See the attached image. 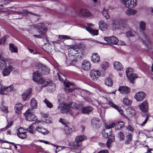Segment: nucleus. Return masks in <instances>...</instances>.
<instances>
[{"label":"nucleus","instance_id":"1","mask_svg":"<svg viewBox=\"0 0 153 153\" xmlns=\"http://www.w3.org/2000/svg\"><path fill=\"white\" fill-rule=\"evenodd\" d=\"M13 62L12 59H10L4 60L0 59V69L3 67L5 68L3 69L2 74L3 76H6L10 74L11 72L13 70L14 68L12 65Z\"/></svg>","mask_w":153,"mask_h":153},{"label":"nucleus","instance_id":"2","mask_svg":"<svg viewBox=\"0 0 153 153\" xmlns=\"http://www.w3.org/2000/svg\"><path fill=\"white\" fill-rule=\"evenodd\" d=\"M41 74L37 72H35L33 74V80L38 84L42 85L41 87L38 86L37 88L38 90H40L42 88L48 86H53L55 87V85L52 83V81L50 80H45L40 76Z\"/></svg>","mask_w":153,"mask_h":153},{"label":"nucleus","instance_id":"3","mask_svg":"<svg viewBox=\"0 0 153 153\" xmlns=\"http://www.w3.org/2000/svg\"><path fill=\"white\" fill-rule=\"evenodd\" d=\"M85 48L84 45H80L77 48L75 46H73L68 49V55L72 56V55L78 54L82 56L84 53V50Z\"/></svg>","mask_w":153,"mask_h":153},{"label":"nucleus","instance_id":"4","mask_svg":"<svg viewBox=\"0 0 153 153\" xmlns=\"http://www.w3.org/2000/svg\"><path fill=\"white\" fill-rule=\"evenodd\" d=\"M127 25L126 21L122 19L114 20L112 22V27L113 30L121 29Z\"/></svg>","mask_w":153,"mask_h":153},{"label":"nucleus","instance_id":"5","mask_svg":"<svg viewBox=\"0 0 153 153\" xmlns=\"http://www.w3.org/2000/svg\"><path fill=\"white\" fill-rule=\"evenodd\" d=\"M70 108L78 109L77 104L75 102H72L70 105L65 104H63L62 106L59 105L57 109L62 113H65L69 111V108Z\"/></svg>","mask_w":153,"mask_h":153},{"label":"nucleus","instance_id":"6","mask_svg":"<svg viewBox=\"0 0 153 153\" xmlns=\"http://www.w3.org/2000/svg\"><path fill=\"white\" fill-rule=\"evenodd\" d=\"M32 110L28 109L24 114L26 120L29 121H35L37 120V117L33 114Z\"/></svg>","mask_w":153,"mask_h":153},{"label":"nucleus","instance_id":"7","mask_svg":"<svg viewBox=\"0 0 153 153\" xmlns=\"http://www.w3.org/2000/svg\"><path fill=\"white\" fill-rule=\"evenodd\" d=\"M86 139V137L84 135H79L76 137L75 139V143H72V144L74 145V148L82 147V144L81 142Z\"/></svg>","mask_w":153,"mask_h":153},{"label":"nucleus","instance_id":"8","mask_svg":"<svg viewBox=\"0 0 153 153\" xmlns=\"http://www.w3.org/2000/svg\"><path fill=\"white\" fill-rule=\"evenodd\" d=\"M100 73L98 70L93 69L90 71V75L92 80L93 81L97 80L100 76Z\"/></svg>","mask_w":153,"mask_h":153},{"label":"nucleus","instance_id":"9","mask_svg":"<svg viewBox=\"0 0 153 153\" xmlns=\"http://www.w3.org/2000/svg\"><path fill=\"white\" fill-rule=\"evenodd\" d=\"M126 7L132 8L137 5V0H121Z\"/></svg>","mask_w":153,"mask_h":153},{"label":"nucleus","instance_id":"10","mask_svg":"<svg viewBox=\"0 0 153 153\" xmlns=\"http://www.w3.org/2000/svg\"><path fill=\"white\" fill-rule=\"evenodd\" d=\"M44 26L43 23H39L36 25V27L39 30L40 34L42 36H45L47 30L46 28L43 27Z\"/></svg>","mask_w":153,"mask_h":153},{"label":"nucleus","instance_id":"11","mask_svg":"<svg viewBox=\"0 0 153 153\" xmlns=\"http://www.w3.org/2000/svg\"><path fill=\"white\" fill-rule=\"evenodd\" d=\"M64 84L65 85V91L66 92H72L74 90V87L72 82L65 81Z\"/></svg>","mask_w":153,"mask_h":153},{"label":"nucleus","instance_id":"12","mask_svg":"<svg viewBox=\"0 0 153 153\" xmlns=\"http://www.w3.org/2000/svg\"><path fill=\"white\" fill-rule=\"evenodd\" d=\"M104 40L106 41L108 44L117 45L118 42V39L115 36L105 37Z\"/></svg>","mask_w":153,"mask_h":153},{"label":"nucleus","instance_id":"13","mask_svg":"<svg viewBox=\"0 0 153 153\" xmlns=\"http://www.w3.org/2000/svg\"><path fill=\"white\" fill-rule=\"evenodd\" d=\"M115 126V124L114 123L106 125L105 129L103 130V132L108 134L110 136L111 135H114L111 134L112 131L111 128L114 127Z\"/></svg>","mask_w":153,"mask_h":153},{"label":"nucleus","instance_id":"14","mask_svg":"<svg viewBox=\"0 0 153 153\" xmlns=\"http://www.w3.org/2000/svg\"><path fill=\"white\" fill-rule=\"evenodd\" d=\"M13 89V86L12 85L6 87H1L0 90V93L1 94H5L7 92L11 91Z\"/></svg>","mask_w":153,"mask_h":153},{"label":"nucleus","instance_id":"15","mask_svg":"<svg viewBox=\"0 0 153 153\" xmlns=\"http://www.w3.org/2000/svg\"><path fill=\"white\" fill-rule=\"evenodd\" d=\"M119 91L122 94L126 95L129 93L130 90L127 86H121L119 88Z\"/></svg>","mask_w":153,"mask_h":153},{"label":"nucleus","instance_id":"16","mask_svg":"<svg viewBox=\"0 0 153 153\" xmlns=\"http://www.w3.org/2000/svg\"><path fill=\"white\" fill-rule=\"evenodd\" d=\"M145 97V94L143 92L137 93L135 95L134 98L137 101H141Z\"/></svg>","mask_w":153,"mask_h":153},{"label":"nucleus","instance_id":"17","mask_svg":"<svg viewBox=\"0 0 153 153\" xmlns=\"http://www.w3.org/2000/svg\"><path fill=\"white\" fill-rule=\"evenodd\" d=\"M114 68L117 71H122L123 68L122 64L118 61H114L113 63Z\"/></svg>","mask_w":153,"mask_h":153},{"label":"nucleus","instance_id":"18","mask_svg":"<svg viewBox=\"0 0 153 153\" xmlns=\"http://www.w3.org/2000/svg\"><path fill=\"white\" fill-rule=\"evenodd\" d=\"M143 43L145 44L146 45H149L150 43V40L148 36L145 33H143L141 36Z\"/></svg>","mask_w":153,"mask_h":153},{"label":"nucleus","instance_id":"19","mask_svg":"<svg viewBox=\"0 0 153 153\" xmlns=\"http://www.w3.org/2000/svg\"><path fill=\"white\" fill-rule=\"evenodd\" d=\"M91 67V64L89 61L87 60H85L82 62V68L84 70H89L90 69Z\"/></svg>","mask_w":153,"mask_h":153},{"label":"nucleus","instance_id":"20","mask_svg":"<svg viewBox=\"0 0 153 153\" xmlns=\"http://www.w3.org/2000/svg\"><path fill=\"white\" fill-rule=\"evenodd\" d=\"M140 110L143 112H146L148 108V105L146 101H145L139 105Z\"/></svg>","mask_w":153,"mask_h":153},{"label":"nucleus","instance_id":"21","mask_svg":"<svg viewBox=\"0 0 153 153\" xmlns=\"http://www.w3.org/2000/svg\"><path fill=\"white\" fill-rule=\"evenodd\" d=\"M72 56L71 57L70 56H69L71 60L70 63L73 65L77 61V58H80L82 56L81 55H72Z\"/></svg>","mask_w":153,"mask_h":153},{"label":"nucleus","instance_id":"22","mask_svg":"<svg viewBox=\"0 0 153 153\" xmlns=\"http://www.w3.org/2000/svg\"><path fill=\"white\" fill-rule=\"evenodd\" d=\"M108 139L106 143L107 147L109 149L111 144L115 140V136L114 135H111L108 137Z\"/></svg>","mask_w":153,"mask_h":153},{"label":"nucleus","instance_id":"23","mask_svg":"<svg viewBox=\"0 0 153 153\" xmlns=\"http://www.w3.org/2000/svg\"><path fill=\"white\" fill-rule=\"evenodd\" d=\"M23 105L21 103H18L15 105V109L16 113L19 114L21 112Z\"/></svg>","mask_w":153,"mask_h":153},{"label":"nucleus","instance_id":"24","mask_svg":"<svg viewBox=\"0 0 153 153\" xmlns=\"http://www.w3.org/2000/svg\"><path fill=\"white\" fill-rule=\"evenodd\" d=\"M80 14L83 16H89L92 15V13L86 9H82L80 10Z\"/></svg>","mask_w":153,"mask_h":153},{"label":"nucleus","instance_id":"25","mask_svg":"<svg viewBox=\"0 0 153 153\" xmlns=\"http://www.w3.org/2000/svg\"><path fill=\"white\" fill-rule=\"evenodd\" d=\"M91 59L92 61L94 63L98 62L100 60L99 56L97 53L93 54L91 56Z\"/></svg>","mask_w":153,"mask_h":153},{"label":"nucleus","instance_id":"26","mask_svg":"<svg viewBox=\"0 0 153 153\" xmlns=\"http://www.w3.org/2000/svg\"><path fill=\"white\" fill-rule=\"evenodd\" d=\"M108 104L110 106H112L113 108L117 109L121 115L123 114V110L121 109L120 108L116 105L114 104L112 102L109 101Z\"/></svg>","mask_w":153,"mask_h":153},{"label":"nucleus","instance_id":"27","mask_svg":"<svg viewBox=\"0 0 153 153\" xmlns=\"http://www.w3.org/2000/svg\"><path fill=\"white\" fill-rule=\"evenodd\" d=\"M93 110V108L91 106H88L82 109V112L84 114H88Z\"/></svg>","mask_w":153,"mask_h":153},{"label":"nucleus","instance_id":"28","mask_svg":"<svg viewBox=\"0 0 153 153\" xmlns=\"http://www.w3.org/2000/svg\"><path fill=\"white\" fill-rule=\"evenodd\" d=\"M99 28L102 30H104L106 29L107 25L103 20L100 21L99 23Z\"/></svg>","mask_w":153,"mask_h":153},{"label":"nucleus","instance_id":"29","mask_svg":"<svg viewBox=\"0 0 153 153\" xmlns=\"http://www.w3.org/2000/svg\"><path fill=\"white\" fill-rule=\"evenodd\" d=\"M108 9L104 7L102 11V13L103 16L107 19H109L110 18L108 12Z\"/></svg>","mask_w":153,"mask_h":153},{"label":"nucleus","instance_id":"30","mask_svg":"<svg viewBox=\"0 0 153 153\" xmlns=\"http://www.w3.org/2000/svg\"><path fill=\"white\" fill-rule=\"evenodd\" d=\"M86 29L92 35H97L98 34V30H94L89 27H86Z\"/></svg>","mask_w":153,"mask_h":153},{"label":"nucleus","instance_id":"31","mask_svg":"<svg viewBox=\"0 0 153 153\" xmlns=\"http://www.w3.org/2000/svg\"><path fill=\"white\" fill-rule=\"evenodd\" d=\"M105 84L108 87H111L113 85V81L110 77L106 78L105 80Z\"/></svg>","mask_w":153,"mask_h":153},{"label":"nucleus","instance_id":"32","mask_svg":"<svg viewBox=\"0 0 153 153\" xmlns=\"http://www.w3.org/2000/svg\"><path fill=\"white\" fill-rule=\"evenodd\" d=\"M31 90L30 89L27 91L26 93L22 95L23 99L24 101L26 100L29 98V96L31 94Z\"/></svg>","mask_w":153,"mask_h":153},{"label":"nucleus","instance_id":"33","mask_svg":"<svg viewBox=\"0 0 153 153\" xmlns=\"http://www.w3.org/2000/svg\"><path fill=\"white\" fill-rule=\"evenodd\" d=\"M126 111L128 114L130 116H132L135 114V110L131 107H129L127 109Z\"/></svg>","mask_w":153,"mask_h":153},{"label":"nucleus","instance_id":"34","mask_svg":"<svg viewBox=\"0 0 153 153\" xmlns=\"http://www.w3.org/2000/svg\"><path fill=\"white\" fill-rule=\"evenodd\" d=\"M10 50L12 52L17 53L18 49L17 47L13 44H9Z\"/></svg>","mask_w":153,"mask_h":153},{"label":"nucleus","instance_id":"35","mask_svg":"<svg viewBox=\"0 0 153 153\" xmlns=\"http://www.w3.org/2000/svg\"><path fill=\"white\" fill-rule=\"evenodd\" d=\"M127 77L129 79L130 82L132 83L133 84L134 83L133 80L137 78V76L136 74L133 73L131 74L130 76H128Z\"/></svg>","mask_w":153,"mask_h":153},{"label":"nucleus","instance_id":"36","mask_svg":"<svg viewBox=\"0 0 153 153\" xmlns=\"http://www.w3.org/2000/svg\"><path fill=\"white\" fill-rule=\"evenodd\" d=\"M136 13V10L132 9H128L126 11V14L128 16L134 15Z\"/></svg>","mask_w":153,"mask_h":153},{"label":"nucleus","instance_id":"37","mask_svg":"<svg viewBox=\"0 0 153 153\" xmlns=\"http://www.w3.org/2000/svg\"><path fill=\"white\" fill-rule=\"evenodd\" d=\"M132 135L129 134L126 136V140L125 141V144L126 145L129 144L131 143L132 139Z\"/></svg>","mask_w":153,"mask_h":153},{"label":"nucleus","instance_id":"38","mask_svg":"<svg viewBox=\"0 0 153 153\" xmlns=\"http://www.w3.org/2000/svg\"><path fill=\"white\" fill-rule=\"evenodd\" d=\"M30 105L33 108H36L37 107V102L33 98H32L31 100Z\"/></svg>","mask_w":153,"mask_h":153},{"label":"nucleus","instance_id":"39","mask_svg":"<svg viewBox=\"0 0 153 153\" xmlns=\"http://www.w3.org/2000/svg\"><path fill=\"white\" fill-rule=\"evenodd\" d=\"M72 131V129L71 128L67 126L66 125L65 126L64 128V133L66 134H68L71 133Z\"/></svg>","mask_w":153,"mask_h":153},{"label":"nucleus","instance_id":"40","mask_svg":"<svg viewBox=\"0 0 153 153\" xmlns=\"http://www.w3.org/2000/svg\"><path fill=\"white\" fill-rule=\"evenodd\" d=\"M44 102L48 108H51L53 107V104L47 99H45L44 101Z\"/></svg>","mask_w":153,"mask_h":153},{"label":"nucleus","instance_id":"41","mask_svg":"<svg viewBox=\"0 0 153 153\" xmlns=\"http://www.w3.org/2000/svg\"><path fill=\"white\" fill-rule=\"evenodd\" d=\"M41 116L45 120L44 121L47 123H49L50 122V121L47 120V118H48L49 117L48 114H44L43 113H41Z\"/></svg>","mask_w":153,"mask_h":153},{"label":"nucleus","instance_id":"42","mask_svg":"<svg viewBox=\"0 0 153 153\" xmlns=\"http://www.w3.org/2000/svg\"><path fill=\"white\" fill-rule=\"evenodd\" d=\"M123 102L125 104L127 105H130L131 103V101L129 100L127 97H125L123 100Z\"/></svg>","mask_w":153,"mask_h":153},{"label":"nucleus","instance_id":"43","mask_svg":"<svg viewBox=\"0 0 153 153\" xmlns=\"http://www.w3.org/2000/svg\"><path fill=\"white\" fill-rule=\"evenodd\" d=\"M133 69L131 68H129L126 69V74L128 77L129 76L133 74Z\"/></svg>","mask_w":153,"mask_h":153},{"label":"nucleus","instance_id":"44","mask_svg":"<svg viewBox=\"0 0 153 153\" xmlns=\"http://www.w3.org/2000/svg\"><path fill=\"white\" fill-rule=\"evenodd\" d=\"M33 127L32 125H30L29 127L26 129L29 132L32 134H34L36 133L35 130H33Z\"/></svg>","mask_w":153,"mask_h":153},{"label":"nucleus","instance_id":"45","mask_svg":"<svg viewBox=\"0 0 153 153\" xmlns=\"http://www.w3.org/2000/svg\"><path fill=\"white\" fill-rule=\"evenodd\" d=\"M124 123L123 121H120L118 122L117 125L118 129H120L124 127Z\"/></svg>","mask_w":153,"mask_h":153},{"label":"nucleus","instance_id":"46","mask_svg":"<svg viewBox=\"0 0 153 153\" xmlns=\"http://www.w3.org/2000/svg\"><path fill=\"white\" fill-rule=\"evenodd\" d=\"M23 11L24 13H27V14H30L32 15H34L35 16H39V15L35 13H32V12L30 11H29L26 9H24Z\"/></svg>","mask_w":153,"mask_h":153},{"label":"nucleus","instance_id":"47","mask_svg":"<svg viewBox=\"0 0 153 153\" xmlns=\"http://www.w3.org/2000/svg\"><path fill=\"white\" fill-rule=\"evenodd\" d=\"M109 65V63L107 62H103L102 65V67L103 69H106L108 67Z\"/></svg>","mask_w":153,"mask_h":153},{"label":"nucleus","instance_id":"48","mask_svg":"<svg viewBox=\"0 0 153 153\" xmlns=\"http://www.w3.org/2000/svg\"><path fill=\"white\" fill-rule=\"evenodd\" d=\"M17 135L19 137L22 139H25L27 137V135L26 134V133L18 134H17Z\"/></svg>","mask_w":153,"mask_h":153},{"label":"nucleus","instance_id":"49","mask_svg":"<svg viewBox=\"0 0 153 153\" xmlns=\"http://www.w3.org/2000/svg\"><path fill=\"white\" fill-rule=\"evenodd\" d=\"M99 122V120L98 118H93L91 120V123L93 126L97 124Z\"/></svg>","mask_w":153,"mask_h":153},{"label":"nucleus","instance_id":"50","mask_svg":"<svg viewBox=\"0 0 153 153\" xmlns=\"http://www.w3.org/2000/svg\"><path fill=\"white\" fill-rule=\"evenodd\" d=\"M26 129H25L22 128H20L17 130V134L26 133Z\"/></svg>","mask_w":153,"mask_h":153},{"label":"nucleus","instance_id":"51","mask_svg":"<svg viewBox=\"0 0 153 153\" xmlns=\"http://www.w3.org/2000/svg\"><path fill=\"white\" fill-rule=\"evenodd\" d=\"M140 28L142 30H145L146 28L145 24L144 22L141 21L140 23Z\"/></svg>","mask_w":153,"mask_h":153},{"label":"nucleus","instance_id":"52","mask_svg":"<svg viewBox=\"0 0 153 153\" xmlns=\"http://www.w3.org/2000/svg\"><path fill=\"white\" fill-rule=\"evenodd\" d=\"M42 71H44V73L45 74H48L49 73L50 69L46 67L45 66L43 67L42 68Z\"/></svg>","mask_w":153,"mask_h":153},{"label":"nucleus","instance_id":"53","mask_svg":"<svg viewBox=\"0 0 153 153\" xmlns=\"http://www.w3.org/2000/svg\"><path fill=\"white\" fill-rule=\"evenodd\" d=\"M118 137L120 140H124V136L123 132H120L118 133Z\"/></svg>","mask_w":153,"mask_h":153},{"label":"nucleus","instance_id":"54","mask_svg":"<svg viewBox=\"0 0 153 153\" xmlns=\"http://www.w3.org/2000/svg\"><path fill=\"white\" fill-rule=\"evenodd\" d=\"M39 132H41L43 134L45 135L48 134L49 133V131L45 129L42 128Z\"/></svg>","mask_w":153,"mask_h":153},{"label":"nucleus","instance_id":"55","mask_svg":"<svg viewBox=\"0 0 153 153\" xmlns=\"http://www.w3.org/2000/svg\"><path fill=\"white\" fill-rule=\"evenodd\" d=\"M0 108L1 110L4 112L7 113L8 112V110L7 107L4 105H1V106Z\"/></svg>","mask_w":153,"mask_h":153},{"label":"nucleus","instance_id":"56","mask_svg":"<svg viewBox=\"0 0 153 153\" xmlns=\"http://www.w3.org/2000/svg\"><path fill=\"white\" fill-rule=\"evenodd\" d=\"M59 38L62 39H70L71 38H70V37L68 36H65V35H59Z\"/></svg>","mask_w":153,"mask_h":153},{"label":"nucleus","instance_id":"57","mask_svg":"<svg viewBox=\"0 0 153 153\" xmlns=\"http://www.w3.org/2000/svg\"><path fill=\"white\" fill-rule=\"evenodd\" d=\"M148 118H149V116H147L145 120L140 125L141 126H144L147 123V121L148 120Z\"/></svg>","mask_w":153,"mask_h":153},{"label":"nucleus","instance_id":"58","mask_svg":"<svg viewBox=\"0 0 153 153\" xmlns=\"http://www.w3.org/2000/svg\"><path fill=\"white\" fill-rule=\"evenodd\" d=\"M126 34L128 36L133 37L134 36V35L131 31L128 32L126 33Z\"/></svg>","mask_w":153,"mask_h":153},{"label":"nucleus","instance_id":"59","mask_svg":"<svg viewBox=\"0 0 153 153\" xmlns=\"http://www.w3.org/2000/svg\"><path fill=\"white\" fill-rule=\"evenodd\" d=\"M126 129L128 131H133L134 130L133 128L130 125H128L126 127Z\"/></svg>","mask_w":153,"mask_h":153},{"label":"nucleus","instance_id":"60","mask_svg":"<svg viewBox=\"0 0 153 153\" xmlns=\"http://www.w3.org/2000/svg\"><path fill=\"white\" fill-rule=\"evenodd\" d=\"M43 128H42V127L41 126H38L36 127V128H35V131H38L39 132L41 130V129H42Z\"/></svg>","mask_w":153,"mask_h":153},{"label":"nucleus","instance_id":"61","mask_svg":"<svg viewBox=\"0 0 153 153\" xmlns=\"http://www.w3.org/2000/svg\"><path fill=\"white\" fill-rule=\"evenodd\" d=\"M43 143L46 144H51V145L52 146L56 147V149L58 148V146H57L54 145V144L51 143L48 141L44 140L43 141Z\"/></svg>","mask_w":153,"mask_h":153},{"label":"nucleus","instance_id":"62","mask_svg":"<svg viewBox=\"0 0 153 153\" xmlns=\"http://www.w3.org/2000/svg\"><path fill=\"white\" fill-rule=\"evenodd\" d=\"M13 124V122H10V123H8L7 126L4 128L6 130L7 129L11 127V126Z\"/></svg>","mask_w":153,"mask_h":153},{"label":"nucleus","instance_id":"63","mask_svg":"<svg viewBox=\"0 0 153 153\" xmlns=\"http://www.w3.org/2000/svg\"><path fill=\"white\" fill-rule=\"evenodd\" d=\"M97 153H109V152L108 150L105 149L100 151Z\"/></svg>","mask_w":153,"mask_h":153},{"label":"nucleus","instance_id":"64","mask_svg":"<svg viewBox=\"0 0 153 153\" xmlns=\"http://www.w3.org/2000/svg\"><path fill=\"white\" fill-rule=\"evenodd\" d=\"M102 136L105 138H107L109 137L110 136L107 134H105V133L103 132V131L102 132Z\"/></svg>","mask_w":153,"mask_h":153}]
</instances>
